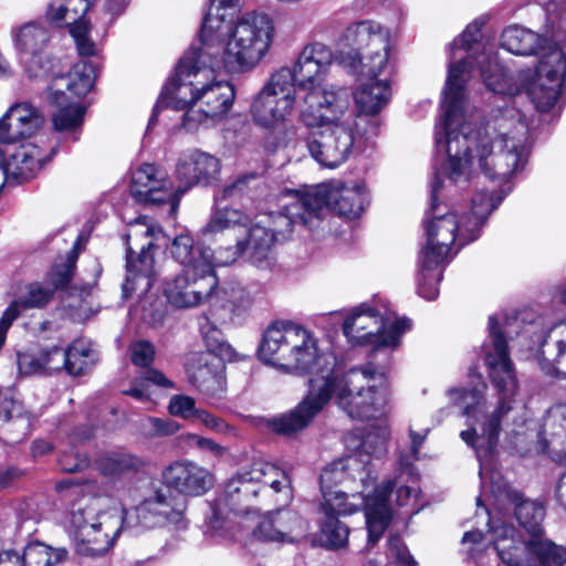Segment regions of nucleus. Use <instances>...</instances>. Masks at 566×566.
I'll return each mask as SVG.
<instances>
[{
  "instance_id": "1",
  "label": "nucleus",
  "mask_w": 566,
  "mask_h": 566,
  "mask_svg": "<svg viewBox=\"0 0 566 566\" xmlns=\"http://www.w3.org/2000/svg\"><path fill=\"white\" fill-rule=\"evenodd\" d=\"M259 357L280 370L298 375L312 374L306 396L290 412L269 421L280 434L291 436L306 428L332 397L350 418L368 420L377 417L388 399L382 386L384 371L368 363L339 375L336 357L321 352L317 339L302 326L282 321L271 324L263 334Z\"/></svg>"
},
{
  "instance_id": "2",
  "label": "nucleus",
  "mask_w": 566,
  "mask_h": 566,
  "mask_svg": "<svg viewBox=\"0 0 566 566\" xmlns=\"http://www.w3.org/2000/svg\"><path fill=\"white\" fill-rule=\"evenodd\" d=\"M333 51L315 42L305 45L292 69L291 87L298 94V120L308 129L304 144L321 166L336 168L353 153L356 138V108L346 86L327 83L325 76L333 63Z\"/></svg>"
},
{
  "instance_id": "3",
  "label": "nucleus",
  "mask_w": 566,
  "mask_h": 566,
  "mask_svg": "<svg viewBox=\"0 0 566 566\" xmlns=\"http://www.w3.org/2000/svg\"><path fill=\"white\" fill-rule=\"evenodd\" d=\"M446 174L440 168L431 182V203L423 220L426 244L418 258V294L428 300H436L439 294V282L442 271L454 254L464 245L476 240L489 214L499 207L502 198L493 192H478L471 200L470 213L463 207H453L450 211L447 206L439 203L438 198L444 181Z\"/></svg>"
},
{
  "instance_id": "4",
  "label": "nucleus",
  "mask_w": 566,
  "mask_h": 566,
  "mask_svg": "<svg viewBox=\"0 0 566 566\" xmlns=\"http://www.w3.org/2000/svg\"><path fill=\"white\" fill-rule=\"evenodd\" d=\"M103 502L101 497L91 499L71 513L67 532L81 556H105L123 528L138 531L169 524L182 530L187 526V500L169 495L167 490H156L128 511L106 507Z\"/></svg>"
},
{
  "instance_id": "5",
  "label": "nucleus",
  "mask_w": 566,
  "mask_h": 566,
  "mask_svg": "<svg viewBox=\"0 0 566 566\" xmlns=\"http://www.w3.org/2000/svg\"><path fill=\"white\" fill-rule=\"evenodd\" d=\"M450 125L446 124V111L436 125L437 153L446 156L441 167L450 185L467 184L471 177L473 159L491 179H506L523 168L526 158L524 147L509 134L491 142L488 135L474 133L471 119L465 115V106L455 111Z\"/></svg>"
},
{
  "instance_id": "6",
  "label": "nucleus",
  "mask_w": 566,
  "mask_h": 566,
  "mask_svg": "<svg viewBox=\"0 0 566 566\" xmlns=\"http://www.w3.org/2000/svg\"><path fill=\"white\" fill-rule=\"evenodd\" d=\"M212 59L197 48H190L179 60L174 75L164 86L154 106L148 127L155 124L163 107L186 111L182 126L188 130L223 117L232 107L235 93L233 85L218 80Z\"/></svg>"
},
{
  "instance_id": "7",
  "label": "nucleus",
  "mask_w": 566,
  "mask_h": 566,
  "mask_svg": "<svg viewBox=\"0 0 566 566\" xmlns=\"http://www.w3.org/2000/svg\"><path fill=\"white\" fill-rule=\"evenodd\" d=\"M533 106L544 130L557 122L566 92V0H533Z\"/></svg>"
},
{
  "instance_id": "8",
  "label": "nucleus",
  "mask_w": 566,
  "mask_h": 566,
  "mask_svg": "<svg viewBox=\"0 0 566 566\" xmlns=\"http://www.w3.org/2000/svg\"><path fill=\"white\" fill-rule=\"evenodd\" d=\"M231 0L211 6L200 30V48L213 65L227 72L243 73L254 69L273 43L275 27L263 12H247L233 23L226 22L222 10Z\"/></svg>"
},
{
  "instance_id": "9",
  "label": "nucleus",
  "mask_w": 566,
  "mask_h": 566,
  "mask_svg": "<svg viewBox=\"0 0 566 566\" xmlns=\"http://www.w3.org/2000/svg\"><path fill=\"white\" fill-rule=\"evenodd\" d=\"M481 28L482 23L479 21L470 23L450 45L449 71L441 104L448 125L452 122L454 112L465 106L464 85L472 60L479 64L481 77L490 91L510 97L520 93L517 85L512 83L505 69L499 63L496 54L484 48L479 56H474L480 46Z\"/></svg>"
},
{
  "instance_id": "10",
  "label": "nucleus",
  "mask_w": 566,
  "mask_h": 566,
  "mask_svg": "<svg viewBox=\"0 0 566 566\" xmlns=\"http://www.w3.org/2000/svg\"><path fill=\"white\" fill-rule=\"evenodd\" d=\"M490 342L483 344L484 363L488 367L489 377L497 391L499 407L494 413L483 423L482 434L476 433L475 428L461 432V439L469 446L475 448L479 461L490 454L496 446L500 419L512 409L511 402L517 391V379L513 363L509 356L506 340L500 332L499 322L495 316L489 317Z\"/></svg>"
},
{
  "instance_id": "11",
  "label": "nucleus",
  "mask_w": 566,
  "mask_h": 566,
  "mask_svg": "<svg viewBox=\"0 0 566 566\" xmlns=\"http://www.w3.org/2000/svg\"><path fill=\"white\" fill-rule=\"evenodd\" d=\"M291 80L287 71H275L250 105L253 124L270 133L266 146L272 151L295 150L302 144L300 128L291 122L298 99V94L291 87Z\"/></svg>"
},
{
  "instance_id": "12",
  "label": "nucleus",
  "mask_w": 566,
  "mask_h": 566,
  "mask_svg": "<svg viewBox=\"0 0 566 566\" xmlns=\"http://www.w3.org/2000/svg\"><path fill=\"white\" fill-rule=\"evenodd\" d=\"M289 478L279 467L259 460L249 469L242 470L231 478L226 484L224 499L210 504L208 526L212 531H219L224 524V509L229 507L237 515L256 514L249 505L251 497L264 492L268 488L275 493L289 488Z\"/></svg>"
},
{
  "instance_id": "13",
  "label": "nucleus",
  "mask_w": 566,
  "mask_h": 566,
  "mask_svg": "<svg viewBox=\"0 0 566 566\" xmlns=\"http://www.w3.org/2000/svg\"><path fill=\"white\" fill-rule=\"evenodd\" d=\"M419 475L410 461L403 455L398 458V473L394 479L387 480L379 486H369L365 497V516L368 532V544L375 545L389 525L392 517L394 504L399 507H409L416 502L419 486Z\"/></svg>"
},
{
  "instance_id": "14",
  "label": "nucleus",
  "mask_w": 566,
  "mask_h": 566,
  "mask_svg": "<svg viewBox=\"0 0 566 566\" xmlns=\"http://www.w3.org/2000/svg\"><path fill=\"white\" fill-rule=\"evenodd\" d=\"M338 44L357 52L361 76L377 77L389 66L391 32L379 22L364 20L350 23L339 35Z\"/></svg>"
},
{
  "instance_id": "15",
  "label": "nucleus",
  "mask_w": 566,
  "mask_h": 566,
  "mask_svg": "<svg viewBox=\"0 0 566 566\" xmlns=\"http://www.w3.org/2000/svg\"><path fill=\"white\" fill-rule=\"evenodd\" d=\"M377 474L361 454L349 455L327 464L319 475L322 501L325 507L340 501H352V494L365 496Z\"/></svg>"
},
{
  "instance_id": "16",
  "label": "nucleus",
  "mask_w": 566,
  "mask_h": 566,
  "mask_svg": "<svg viewBox=\"0 0 566 566\" xmlns=\"http://www.w3.org/2000/svg\"><path fill=\"white\" fill-rule=\"evenodd\" d=\"M506 499L521 530H515L513 525H494L490 512L485 510L489 531L494 537V549L507 566H531V503L517 490H507Z\"/></svg>"
},
{
  "instance_id": "17",
  "label": "nucleus",
  "mask_w": 566,
  "mask_h": 566,
  "mask_svg": "<svg viewBox=\"0 0 566 566\" xmlns=\"http://www.w3.org/2000/svg\"><path fill=\"white\" fill-rule=\"evenodd\" d=\"M127 242L133 238H149L147 243L140 245V253L133 258V250H127V275L123 284V293L127 297L134 292L146 294L153 286L155 275V261L151 251L167 245V238L163 229L147 217H139L128 223Z\"/></svg>"
},
{
  "instance_id": "18",
  "label": "nucleus",
  "mask_w": 566,
  "mask_h": 566,
  "mask_svg": "<svg viewBox=\"0 0 566 566\" xmlns=\"http://www.w3.org/2000/svg\"><path fill=\"white\" fill-rule=\"evenodd\" d=\"M410 327V319L398 318L386 328L376 308L360 304L347 315L343 333L352 345H374L376 349H394L399 346L401 335Z\"/></svg>"
},
{
  "instance_id": "19",
  "label": "nucleus",
  "mask_w": 566,
  "mask_h": 566,
  "mask_svg": "<svg viewBox=\"0 0 566 566\" xmlns=\"http://www.w3.org/2000/svg\"><path fill=\"white\" fill-rule=\"evenodd\" d=\"M282 211L271 212L252 226H260L271 234V266L274 263L273 245L276 240L285 239L294 227H306L310 230L318 227L316 213L312 211V200L307 187L282 191Z\"/></svg>"
},
{
  "instance_id": "20",
  "label": "nucleus",
  "mask_w": 566,
  "mask_h": 566,
  "mask_svg": "<svg viewBox=\"0 0 566 566\" xmlns=\"http://www.w3.org/2000/svg\"><path fill=\"white\" fill-rule=\"evenodd\" d=\"M271 234L260 226H252L245 235L237 239L234 245L220 247L216 251L205 247L200 252L203 259L201 269L207 265L210 272L214 273L216 266L230 265L241 256L258 268L269 269L271 268Z\"/></svg>"
},
{
  "instance_id": "21",
  "label": "nucleus",
  "mask_w": 566,
  "mask_h": 566,
  "mask_svg": "<svg viewBox=\"0 0 566 566\" xmlns=\"http://www.w3.org/2000/svg\"><path fill=\"white\" fill-rule=\"evenodd\" d=\"M15 319L14 314L4 311L0 318V348L6 335ZM33 413L19 400L10 388H0V440L6 444L23 442L31 433Z\"/></svg>"
},
{
  "instance_id": "22",
  "label": "nucleus",
  "mask_w": 566,
  "mask_h": 566,
  "mask_svg": "<svg viewBox=\"0 0 566 566\" xmlns=\"http://www.w3.org/2000/svg\"><path fill=\"white\" fill-rule=\"evenodd\" d=\"M217 287V275L209 268L182 269L180 273L167 279L164 295L175 308L187 310L205 303L211 304L212 293Z\"/></svg>"
},
{
  "instance_id": "23",
  "label": "nucleus",
  "mask_w": 566,
  "mask_h": 566,
  "mask_svg": "<svg viewBox=\"0 0 566 566\" xmlns=\"http://www.w3.org/2000/svg\"><path fill=\"white\" fill-rule=\"evenodd\" d=\"M307 190L312 200V211L316 213L318 223L329 209L347 219H356L369 203L368 191L361 184L336 187L323 184L307 187Z\"/></svg>"
},
{
  "instance_id": "24",
  "label": "nucleus",
  "mask_w": 566,
  "mask_h": 566,
  "mask_svg": "<svg viewBox=\"0 0 566 566\" xmlns=\"http://www.w3.org/2000/svg\"><path fill=\"white\" fill-rule=\"evenodd\" d=\"M91 0H51L46 18L60 27H66L81 56L96 54V45L90 38L91 23L85 19Z\"/></svg>"
},
{
  "instance_id": "25",
  "label": "nucleus",
  "mask_w": 566,
  "mask_h": 566,
  "mask_svg": "<svg viewBox=\"0 0 566 566\" xmlns=\"http://www.w3.org/2000/svg\"><path fill=\"white\" fill-rule=\"evenodd\" d=\"M11 35L29 75H48L52 69V60L45 52L51 40L50 30L41 22H28L13 28Z\"/></svg>"
},
{
  "instance_id": "26",
  "label": "nucleus",
  "mask_w": 566,
  "mask_h": 566,
  "mask_svg": "<svg viewBox=\"0 0 566 566\" xmlns=\"http://www.w3.org/2000/svg\"><path fill=\"white\" fill-rule=\"evenodd\" d=\"M164 488L175 497L201 496L213 485L212 473L190 460H178L166 467L161 473Z\"/></svg>"
},
{
  "instance_id": "27",
  "label": "nucleus",
  "mask_w": 566,
  "mask_h": 566,
  "mask_svg": "<svg viewBox=\"0 0 566 566\" xmlns=\"http://www.w3.org/2000/svg\"><path fill=\"white\" fill-rule=\"evenodd\" d=\"M220 169V160L213 155L198 149L181 154L175 171L178 181L175 186L177 201L195 186L213 184L219 177Z\"/></svg>"
},
{
  "instance_id": "28",
  "label": "nucleus",
  "mask_w": 566,
  "mask_h": 566,
  "mask_svg": "<svg viewBox=\"0 0 566 566\" xmlns=\"http://www.w3.org/2000/svg\"><path fill=\"white\" fill-rule=\"evenodd\" d=\"M186 374L188 381L206 397L220 399L224 396V365L211 350L191 354L186 363Z\"/></svg>"
},
{
  "instance_id": "29",
  "label": "nucleus",
  "mask_w": 566,
  "mask_h": 566,
  "mask_svg": "<svg viewBox=\"0 0 566 566\" xmlns=\"http://www.w3.org/2000/svg\"><path fill=\"white\" fill-rule=\"evenodd\" d=\"M130 193L140 203H177L175 185L151 164H143L132 171Z\"/></svg>"
},
{
  "instance_id": "30",
  "label": "nucleus",
  "mask_w": 566,
  "mask_h": 566,
  "mask_svg": "<svg viewBox=\"0 0 566 566\" xmlns=\"http://www.w3.org/2000/svg\"><path fill=\"white\" fill-rule=\"evenodd\" d=\"M96 67L93 63L82 61L76 63L67 75L53 78L50 86L49 99L54 105H62L74 97L85 96L94 86Z\"/></svg>"
},
{
  "instance_id": "31",
  "label": "nucleus",
  "mask_w": 566,
  "mask_h": 566,
  "mask_svg": "<svg viewBox=\"0 0 566 566\" xmlns=\"http://www.w3.org/2000/svg\"><path fill=\"white\" fill-rule=\"evenodd\" d=\"M536 359L548 375L566 377V323H557L537 335Z\"/></svg>"
},
{
  "instance_id": "32",
  "label": "nucleus",
  "mask_w": 566,
  "mask_h": 566,
  "mask_svg": "<svg viewBox=\"0 0 566 566\" xmlns=\"http://www.w3.org/2000/svg\"><path fill=\"white\" fill-rule=\"evenodd\" d=\"M365 497L352 494V501H340L336 504H329L325 507L319 505L323 515L321 520V535L325 543L333 548L343 547L348 539L349 530L338 517L350 515L360 509L365 510Z\"/></svg>"
},
{
  "instance_id": "33",
  "label": "nucleus",
  "mask_w": 566,
  "mask_h": 566,
  "mask_svg": "<svg viewBox=\"0 0 566 566\" xmlns=\"http://www.w3.org/2000/svg\"><path fill=\"white\" fill-rule=\"evenodd\" d=\"M43 117L28 103L11 106L0 119V143L12 144L32 136Z\"/></svg>"
},
{
  "instance_id": "34",
  "label": "nucleus",
  "mask_w": 566,
  "mask_h": 566,
  "mask_svg": "<svg viewBox=\"0 0 566 566\" xmlns=\"http://www.w3.org/2000/svg\"><path fill=\"white\" fill-rule=\"evenodd\" d=\"M42 167V158L32 145H21L8 157L0 159V185L21 184L33 178Z\"/></svg>"
},
{
  "instance_id": "35",
  "label": "nucleus",
  "mask_w": 566,
  "mask_h": 566,
  "mask_svg": "<svg viewBox=\"0 0 566 566\" xmlns=\"http://www.w3.org/2000/svg\"><path fill=\"white\" fill-rule=\"evenodd\" d=\"M251 304L252 297L242 285L239 283L219 285V281L217 280V287L212 293L209 311L216 321L224 323L230 319L232 315H239L247 311Z\"/></svg>"
},
{
  "instance_id": "36",
  "label": "nucleus",
  "mask_w": 566,
  "mask_h": 566,
  "mask_svg": "<svg viewBox=\"0 0 566 566\" xmlns=\"http://www.w3.org/2000/svg\"><path fill=\"white\" fill-rule=\"evenodd\" d=\"M367 78L368 81L361 83L354 93L350 91L352 102L355 101L360 113L376 115L388 105L392 94L391 85L387 78ZM352 106L354 107L353 104Z\"/></svg>"
},
{
  "instance_id": "37",
  "label": "nucleus",
  "mask_w": 566,
  "mask_h": 566,
  "mask_svg": "<svg viewBox=\"0 0 566 566\" xmlns=\"http://www.w3.org/2000/svg\"><path fill=\"white\" fill-rule=\"evenodd\" d=\"M143 461L127 452L112 451L97 460L98 471L114 483L126 485L143 468Z\"/></svg>"
},
{
  "instance_id": "38",
  "label": "nucleus",
  "mask_w": 566,
  "mask_h": 566,
  "mask_svg": "<svg viewBox=\"0 0 566 566\" xmlns=\"http://www.w3.org/2000/svg\"><path fill=\"white\" fill-rule=\"evenodd\" d=\"M65 371L72 376H81L90 371L99 359L95 345L85 338L73 340L64 349Z\"/></svg>"
},
{
  "instance_id": "39",
  "label": "nucleus",
  "mask_w": 566,
  "mask_h": 566,
  "mask_svg": "<svg viewBox=\"0 0 566 566\" xmlns=\"http://www.w3.org/2000/svg\"><path fill=\"white\" fill-rule=\"evenodd\" d=\"M297 523L296 516L290 511H277L262 518L253 528L252 535L259 541L285 542Z\"/></svg>"
},
{
  "instance_id": "40",
  "label": "nucleus",
  "mask_w": 566,
  "mask_h": 566,
  "mask_svg": "<svg viewBox=\"0 0 566 566\" xmlns=\"http://www.w3.org/2000/svg\"><path fill=\"white\" fill-rule=\"evenodd\" d=\"M252 227V218L249 212L231 207H218L212 212L208 223L202 228V234H217L226 230H244L247 234Z\"/></svg>"
},
{
  "instance_id": "41",
  "label": "nucleus",
  "mask_w": 566,
  "mask_h": 566,
  "mask_svg": "<svg viewBox=\"0 0 566 566\" xmlns=\"http://www.w3.org/2000/svg\"><path fill=\"white\" fill-rule=\"evenodd\" d=\"M57 111L52 115L54 130L76 142L80 137L81 127L84 119L85 108L73 101L56 105Z\"/></svg>"
},
{
  "instance_id": "42",
  "label": "nucleus",
  "mask_w": 566,
  "mask_h": 566,
  "mask_svg": "<svg viewBox=\"0 0 566 566\" xmlns=\"http://www.w3.org/2000/svg\"><path fill=\"white\" fill-rule=\"evenodd\" d=\"M53 289L46 283L32 282L27 284L19 296L11 302L7 311L17 318L22 311L44 307L53 296Z\"/></svg>"
},
{
  "instance_id": "43",
  "label": "nucleus",
  "mask_w": 566,
  "mask_h": 566,
  "mask_svg": "<svg viewBox=\"0 0 566 566\" xmlns=\"http://www.w3.org/2000/svg\"><path fill=\"white\" fill-rule=\"evenodd\" d=\"M536 566H563L566 564V546L557 545L544 536L541 526L533 524V560Z\"/></svg>"
},
{
  "instance_id": "44",
  "label": "nucleus",
  "mask_w": 566,
  "mask_h": 566,
  "mask_svg": "<svg viewBox=\"0 0 566 566\" xmlns=\"http://www.w3.org/2000/svg\"><path fill=\"white\" fill-rule=\"evenodd\" d=\"M262 184V178L256 172H249L237 177L230 185L223 187L217 195L216 201L230 200L242 201L245 206L247 200L254 201L259 193V188Z\"/></svg>"
},
{
  "instance_id": "45",
  "label": "nucleus",
  "mask_w": 566,
  "mask_h": 566,
  "mask_svg": "<svg viewBox=\"0 0 566 566\" xmlns=\"http://www.w3.org/2000/svg\"><path fill=\"white\" fill-rule=\"evenodd\" d=\"M201 250H205V245H195L192 237L186 232L176 235L169 249L172 259L184 265V269L195 270L201 269Z\"/></svg>"
},
{
  "instance_id": "46",
  "label": "nucleus",
  "mask_w": 566,
  "mask_h": 566,
  "mask_svg": "<svg viewBox=\"0 0 566 566\" xmlns=\"http://www.w3.org/2000/svg\"><path fill=\"white\" fill-rule=\"evenodd\" d=\"M486 385L481 382L471 389L468 388H451L448 391L450 400L463 408L462 413L468 418L476 417L481 411L484 403V392Z\"/></svg>"
},
{
  "instance_id": "47",
  "label": "nucleus",
  "mask_w": 566,
  "mask_h": 566,
  "mask_svg": "<svg viewBox=\"0 0 566 566\" xmlns=\"http://www.w3.org/2000/svg\"><path fill=\"white\" fill-rule=\"evenodd\" d=\"M65 549H53L43 544L29 545L22 557V566H51L66 557Z\"/></svg>"
},
{
  "instance_id": "48",
  "label": "nucleus",
  "mask_w": 566,
  "mask_h": 566,
  "mask_svg": "<svg viewBox=\"0 0 566 566\" xmlns=\"http://www.w3.org/2000/svg\"><path fill=\"white\" fill-rule=\"evenodd\" d=\"M564 434H566V402H557L546 411L538 436L546 440L547 437Z\"/></svg>"
},
{
  "instance_id": "49",
  "label": "nucleus",
  "mask_w": 566,
  "mask_h": 566,
  "mask_svg": "<svg viewBox=\"0 0 566 566\" xmlns=\"http://www.w3.org/2000/svg\"><path fill=\"white\" fill-rule=\"evenodd\" d=\"M501 46L515 55L531 54V35L517 25L506 28L501 35Z\"/></svg>"
},
{
  "instance_id": "50",
  "label": "nucleus",
  "mask_w": 566,
  "mask_h": 566,
  "mask_svg": "<svg viewBox=\"0 0 566 566\" xmlns=\"http://www.w3.org/2000/svg\"><path fill=\"white\" fill-rule=\"evenodd\" d=\"M77 245V242H75L72 251L69 252L66 259L63 261V263H55L51 271L48 274V280L50 285L53 289V292L55 290H62L69 285V283L72 280L73 276V270L75 268L76 259H77V252L75 251Z\"/></svg>"
},
{
  "instance_id": "51",
  "label": "nucleus",
  "mask_w": 566,
  "mask_h": 566,
  "mask_svg": "<svg viewBox=\"0 0 566 566\" xmlns=\"http://www.w3.org/2000/svg\"><path fill=\"white\" fill-rule=\"evenodd\" d=\"M168 410L170 415L185 420H195L199 409L196 408V401L187 395H175L170 398Z\"/></svg>"
},
{
  "instance_id": "52",
  "label": "nucleus",
  "mask_w": 566,
  "mask_h": 566,
  "mask_svg": "<svg viewBox=\"0 0 566 566\" xmlns=\"http://www.w3.org/2000/svg\"><path fill=\"white\" fill-rule=\"evenodd\" d=\"M387 558L402 566H416L417 562L398 535L388 537Z\"/></svg>"
},
{
  "instance_id": "53",
  "label": "nucleus",
  "mask_w": 566,
  "mask_h": 566,
  "mask_svg": "<svg viewBox=\"0 0 566 566\" xmlns=\"http://www.w3.org/2000/svg\"><path fill=\"white\" fill-rule=\"evenodd\" d=\"M46 375L65 369L64 349L59 346L39 350Z\"/></svg>"
},
{
  "instance_id": "54",
  "label": "nucleus",
  "mask_w": 566,
  "mask_h": 566,
  "mask_svg": "<svg viewBox=\"0 0 566 566\" xmlns=\"http://www.w3.org/2000/svg\"><path fill=\"white\" fill-rule=\"evenodd\" d=\"M18 368L24 376L46 375L39 352L18 354Z\"/></svg>"
},
{
  "instance_id": "55",
  "label": "nucleus",
  "mask_w": 566,
  "mask_h": 566,
  "mask_svg": "<svg viewBox=\"0 0 566 566\" xmlns=\"http://www.w3.org/2000/svg\"><path fill=\"white\" fill-rule=\"evenodd\" d=\"M199 423L205 426L207 429L220 433V434H232L234 432L233 427H231L226 420L222 418L210 413L205 409L198 410L196 413V419Z\"/></svg>"
},
{
  "instance_id": "56",
  "label": "nucleus",
  "mask_w": 566,
  "mask_h": 566,
  "mask_svg": "<svg viewBox=\"0 0 566 566\" xmlns=\"http://www.w3.org/2000/svg\"><path fill=\"white\" fill-rule=\"evenodd\" d=\"M130 358L134 365L147 367L154 361L155 348L147 340H138L129 347Z\"/></svg>"
},
{
  "instance_id": "57",
  "label": "nucleus",
  "mask_w": 566,
  "mask_h": 566,
  "mask_svg": "<svg viewBox=\"0 0 566 566\" xmlns=\"http://www.w3.org/2000/svg\"><path fill=\"white\" fill-rule=\"evenodd\" d=\"M60 465L63 471L77 472L88 467V458L81 450H71L63 452L60 457Z\"/></svg>"
},
{
  "instance_id": "58",
  "label": "nucleus",
  "mask_w": 566,
  "mask_h": 566,
  "mask_svg": "<svg viewBox=\"0 0 566 566\" xmlns=\"http://www.w3.org/2000/svg\"><path fill=\"white\" fill-rule=\"evenodd\" d=\"M387 438L388 433L386 429L380 430L377 434L368 433L361 442L363 451L376 458L381 457L387 450Z\"/></svg>"
},
{
  "instance_id": "59",
  "label": "nucleus",
  "mask_w": 566,
  "mask_h": 566,
  "mask_svg": "<svg viewBox=\"0 0 566 566\" xmlns=\"http://www.w3.org/2000/svg\"><path fill=\"white\" fill-rule=\"evenodd\" d=\"M153 437H167L176 433L179 429L175 421L161 418H149L145 426Z\"/></svg>"
},
{
  "instance_id": "60",
  "label": "nucleus",
  "mask_w": 566,
  "mask_h": 566,
  "mask_svg": "<svg viewBox=\"0 0 566 566\" xmlns=\"http://www.w3.org/2000/svg\"><path fill=\"white\" fill-rule=\"evenodd\" d=\"M188 439L192 444H195L197 448H199L202 451H207L214 457H222L227 449L212 439L200 437L198 434H189Z\"/></svg>"
},
{
  "instance_id": "61",
  "label": "nucleus",
  "mask_w": 566,
  "mask_h": 566,
  "mask_svg": "<svg viewBox=\"0 0 566 566\" xmlns=\"http://www.w3.org/2000/svg\"><path fill=\"white\" fill-rule=\"evenodd\" d=\"M427 433L428 429L423 432H416L412 428H410L411 448L408 453H400L399 457L403 455L406 461H410L411 464H413V461L418 460L419 449L423 443Z\"/></svg>"
},
{
  "instance_id": "62",
  "label": "nucleus",
  "mask_w": 566,
  "mask_h": 566,
  "mask_svg": "<svg viewBox=\"0 0 566 566\" xmlns=\"http://www.w3.org/2000/svg\"><path fill=\"white\" fill-rule=\"evenodd\" d=\"M145 382L156 385L163 389H175L176 384L157 369H148L143 377Z\"/></svg>"
},
{
  "instance_id": "63",
  "label": "nucleus",
  "mask_w": 566,
  "mask_h": 566,
  "mask_svg": "<svg viewBox=\"0 0 566 566\" xmlns=\"http://www.w3.org/2000/svg\"><path fill=\"white\" fill-rule=\"evenodd\" d=\"M125 395H128L136 400L139 401H148L150 400V392L148 389V385L145 382L144 378H136L128 390L124 391Z\"/></svg>"
},
{
  "instance_id": "64",
  "label": "nucleus",
  "mask_w": 566,
  "mask_h": 566,
  "mask_svg": "<svg viewBox=\"0 0 566 566\" xmlns=\"http://www.w3.org/2000/svg\"><path fill=\"white\" fill-rule=\"evenodd\" d=\"M129 1L130 0H106L103 7L109 17L104 21V23L112 24L115 18L125 11Z\"/></svg>"
}]
</instances>
